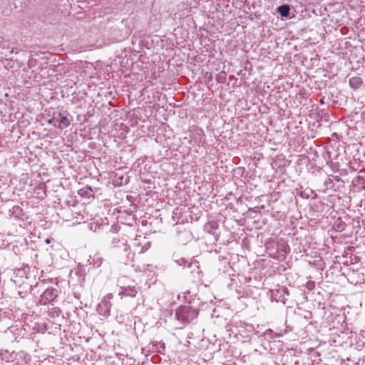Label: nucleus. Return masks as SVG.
Segmentation results:
<instances>
[{"instance_id":"f03ea898","label":"nucleus","mask_w":365,"mask_h":365,"mask_svg":"<svg viewBox=\"0 0 365 365\" xmlns=\"http://www.w3.org/2000/svg\"><path fill=\"white\" fill-rule=\"evenodd\" d=\"M349 84H350L351 87H352L354 88H358L362 84V80L359 76L351 77L349 79Z\"/></svg>"},{"instance_id":"423d86ee","label":"nucleus","mask_w":365,"mask_h":365,"mask_svg":"<svg viewBox=\"0 0 365 365\" xmlns=\"http://www.w3.org/2000/svg\"><path fill=\"white\" fill-rule=\"evenodd\" d=\"M45 242L46 244H49L51 241L49 239H46Z\"/></svg>"},{"instance_id":"39448f33","label":"nucleus","mask_w":365,"mask_h":365,"mask_svg":"<svg viewBox=\"0 0 365 365\" xmlns=\"http://www.w3.org/2000/svg\"><path fill=\"white\" fill-rule=\"evenodd\" d=\"M331 153L332 152L331 150L327 151L329 160H336L338 158V155H331Z\"/></svg>"},{"instance_id":"20e7f679","label":"nucleus","mask_w":365,"mask_h":365,"mask_svg":"<svg viewBox=\"0 0 365 365\" xmlns=\"http://www.w3.org/2000/svg\"><path fill=\"white\" fill-rule=\"evenodd\" d=\"M59 115H60L61 120H60V123L58 125V128L60 129H63L65 128H67L70 124L69 120L67 118V117L63 116L61 113L59 114Z\"/></svg>"},{"instance_id":"7ed1b4c3","label":"nucleus","mask_w":365,"mask_h":365,"mask_svg":"<svg viewBox=\"0 0 365 365\" xmlns=\"http://www.w3.org/2000/svg\"><path fill=\"white\" fill-rule=\"evenodd\" d=\"M289 5H282L277 8V11L280 13L281 16L283 17H286L289 15Z\"/></svg>"},{"instance_id":"f257e3e1","label":"nucleus","mask_w":365,"mask_h":365,"mask_svg":"<svg viewBox=\"0 0 365 365\" xmlns=\"http://www.w3.org/2000/svg\"><path fill=\"white\" fill-rule=\"evenodd\" d=\"M198 310L189 305L180 306L175 312L178 320L182 323H189L198 316Z\"/></svg>"}]
</instances>
